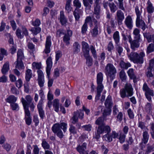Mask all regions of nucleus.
<instances>
[{
    "label": "nucleus",
    "instance_id": "1",
    "mask_svg": "<svg viewBox=\"0 0 154 154\" xmlns=\"http://www.w3.org/2000/svg\"><path fill=\"white\" fill-rule=\"evenodd\" d=\"M33 98L30 95H26L25 99L22 97L20 99L24 110L25 116H30V112L29 108L31 111H33L35 107L34 103L32 102Z\"/></svg>",
    "mask_w": 154,
    "mask_h": 154
},
{
    "label": "nucleus",
    "instance_id": "2",
    "mask_svg": "<svg viewBox=\"0 0 154 154\" xmlns=\"http://www.w3.org/2000/svg\"><path fill=\"white\" fill-rule=\"evenodd\" d=\"M67 125L64 122H62L60 124L56 123L53 126L52 129L54 133L57 134V135L59 138L61 139L64 136L61 129H62L64 132L66 131Z\"/></svg>",
    "mask_w": 154,
    "mask_h": 154
},
{
    "label": "nucleus",
    "instance_id": "3",
    "mask_svg": "<svg viewBox=\"0 0 154 154\" xmlns=\"http://www.w3.org/2000/svg\"><path fill=\"white\" fill-rule=\"evenodd\" d=\"M105 73L107 76L108 81L109 79L112 82L115 77L117 71L112 64L108 63L105 67Z\"/></svg>",
    "mask_w": 154,
    "mask_h": 154
},
{
    "label": "nucleus",
    "instance_id": "4",
    "mask_svg": "<svg viewBox=\"0 0 154 154\" xmlns=\"http://www.w3.org/2000/svg\"><path fill=\"white\" fill-rule=\"evenodd\" d=\"M120 93L121 97L122 98L126 97L132 96L133 93L132 85L130 84H126L124 88L120 90Z\"/></svg>",
    "mask_w": 154,
    "mask_h": 154
},
{
    "label": "nucleus",
    "instance_id": "5",
    "mask_svg": "<svg viewBox=\"0 0 154 154\" xmlns=\"http://www.w3.org/2000/svg\"><path fill=\"white\" fill-rule=\"evenodd\" d=\"M111 128L110 127L106 125L99 126L97 130V133L95 134V138L99 139L100 137V134L104 133L110 132Z\"/></svg>",
    "mask_w": 154,
    "mask_h": 154
},
{
    "label": "nucleus",
    "instance_id": "6",
    "mask_svg": "<svg viewBox=\"0 0 154 154\" xmlns=\"http://www.w3.org/2000/svg\"><path fill=\"white\" fill-rule=\"evenodd\" d=\"M105 105L107 109H105L103 113V116H108L110 115L111 112V108H112L113 102L111 96L109 95L105 102Z\"/></svg>",
    "mask_w": 154,
    "mask_h": 154
},
{
    "label": "nucleus",
    "instance_id": "7",
    "mask_svg": "<svg viewBox=\"0 0 154 154\" xmlns=\"http://www.w3.org/2000/svg\"><path fill=\"white\" fill-rule=\"evenodd\" d=\"M143 89L145 92V95L146 99L149 101L151 102V97H153L154 96L153 90L150 89L146 83L144 84Z\"/></svg>",
    "mask_w": 154,
    "mask_h": 154
},
{
    "label": "nucleus",
    "instance_id": "8",
    "mask_svg": "<svg viewBox=\"0 0 154 154\" xmlns=\"http://www.w3.org/2000/svg\"><path fill=\"white\" fill-rule=\"evenodd\" d=\"M99 3L95 2L94 4V12L92 17L93 20L96 19L95 17L97 19L100 18V8Z\"/></svg>",
    "mask_w": 154,
    "mask_h": 154
},
{
    "label": "nucleus",
    "instance_id": "9",
    "mask_svg": "<svg viewBox=\"0 0 154 154\" xmlns=\"http://www.w3.org/2000/svg\"><path fill=\"white\" fill-rule=\"evenodd\" d=\"M18 38L21 39L24 36L27 35L28 32L26 29L25 27H22L21 29L18 28L15 32Z\"/></svg>",
    "mask_w": 154,
    "mask_h": 154
},
{
    "label": "nucleus",
    "instance_id": "10",
    "mask_svg": "<svg viewBox=\"0 0 154 154\" xmlns=\"http://www.w3.org/2000/svg\"><path fill=\"white\" fill-rule=\"evenodd\" d=\"M94 23V27L90 31V33L92 37H96L99 33V23L96 19L93 20Z\"/></svg>",
    "mask_w": 154,
    "mask_h": 154
},
{
    "label": "nucleus",
    "instance_id": "11",
    "mask_svg": "<svg viewBox=\"0 0 154 154\" xmlns=\"http://www.w3.org/2000/svg\"><path fill=\"white\" fill-rule=\"evenodd\" d=\"M87 143L84 142L81 145L79 144L76 148V150L80 154H87Z\"/></svg>",
    "mask_w": 154,
    "mask_h": 154
},
{
    "label": "nucleus",
    "instance_id": "12",
    "mask_svg": "<svg viewBox=\"0 0 154 154\" xmlns=\"http://www.w3.org/2000/svg\"><path fill=\"white\" fill-rule=\"evenodd\" d=\"M136 24L137 27L141 28L143 31H144L146 28H147V26L145 22L141 17L136 18Z\"/></svg>",
    "mask_w": 154,
    "mask_h": 154
},
{
    "label": "nucleus",
    "instance_id": "13",
    "mask_svg": "<svg viewBox=\"0 0 154 154\" xmlns=\"http://www.w3.org/2000/svg\"><path fill=\"white\" fill-rule=\"evenodd\" d=\"M116 15L118 24L119 25H121L122 24V22L125 18L124 14L120 10H118L117 11Z\"/></svg>",
    "mask_w": 154,
    "mask_h": 154
},
{
    "label": "nucleus",
    "instance_id": "14",
    "mask_svg": "<svg viewBox=\"0 0 154 154\" xmlns=\"http://www.w3.org/2000/svg\"><path fill=\"white\" fill-rule=\"evenodd\" d=\"M82 48L83 54L86 56L89 54L90 48L88 44L86 42L83 41L82 42Z\"/></svg>",
    "mask_w": 154,
    "mask_h": 154
},
{
    "label": "nucleus",
    "instance_id": "15",
    "mask_svg": "<svg viewBox=\"0 0 154 154\" xmlns=\"http://www.w3.org/2000/svg\"><path fill=\"white\" fill-rule=\"evenodd\" d=\"M72 35V31L70 30H67V33L64 34L63 37V41L66 45H68L70 44L69 41Z\"/></svg>",
    "mask_w": 154,
    "mask_h": 154
},
{
    "label": "nucleus",
    "instance_id": "16",
    "mask_svg": "<svg viewBox=\"0 0 154 154\" xmlns=\"http://www.w3.org/2000/svg\"><path fill=\"white\" fill-rule=\"evenodd\" d=\"M83 11L81 9L75 8L73 12V14L75 21H79L80 17L82 15Z\"/></svg>",
    "mask_w": 154,
    "mask_h": 154
},
{
    "label": "nucleus",
    "instance_id": "17",
    "mask_svg": "<svg viewBox=\"0 0 154 154\" xmlns=\"http://www.w3.org/2000/svg\"><path fill=\"white\" fill-rule=\"evenodd\" d=\"M125 24L127 27L130 29H131L133 27V20L132 18L130 15H128L125 18Z\"/></svg>",
    "mask_w": 154,
    "mask_h": 154
},
{
    "label": "nucleus",
    "instance_id": "18",
    "mask_svg": "<svg viewBox=\"0 0 154 154\" xmlns=\"http://www.w3.org/2000/svg\"><path fill=\"white\" fill-rule=\"evenodd\" d=\"M127 54L129 59L134 63H136V62L139 61L137 58L138 55V54L137 53L131 52L130 54Z\"/></svg>",
    "mask_w": 154,
    "mask_h": 154
},
{
    "label": "nucleus",
    "instance_id": "19",
    "mask_svg": "<svg viewBox=\"0 0 154 154\" xmlns=\"http://www.w3.org/2000/svg\"><path fill=\"white\" fill-rule=\"evenodd\" d=\"M103 79V74L101 72H100L97 75V83L98 85L97 87L103 88V86L102 83Z\"/></svg>",
    "mask_w": 154,
    "mask_h": 154
},
{
    "label": "nucleus",
    "instance_id": "20",
    "mask_svg": "<svg viewBox=\"0 0 154 154\" xmlns=\"http://www.w3.org/2000/svg\"><path fill=\"white\" fill-rule=\"evenodd\" d=\"M140 40L137 39H134L131 42V48L133 50H135L137 48H138L140 46L139 42Z\"/></svg>",
    "mask_w": 154,
    "mask_h": 154
},
{
    "label": "nucleus",
    "instance_id": "21",
    "mask_svg": "<svg viewBox=\"0 0 154 154\" xmlns=\"http://www.w3.org/2000/svg\"><path fill=\"white\" fill-rule=\"evenodd\" d=\"M143 35L145 38H146L148 42H153L154 44V35H151L149 33L144 32Z\"/></svg>",
    "mask_w": 154,
    "mask_h": 154
},
{
    "label": "nucleus",
    "instance_id": "22",
    "mask_svg": "<svg viewBox=\"0 0 154 154\" xmlns=\"http://www.w3.org/2000/svg\"><path fill=\"white\" fill-rule=\"evenodd\" d=\"M106 116H101L99 117L96 121L95 124L99 126L105 125L104 121L106 120Z\"/></svg>",
    "mask_w": 154,
    "mask_h": 154
},
{
    "label": "nucleus",
    "instance_id": "23",
    "mask_svg": "<svg viewBox=\"0 0 154 154\" xmlns=\"http://www.w3.org/2000/svg\"><path fill=\"white\" fill-rule=\"evenodd\" d=\"M60 21L62 25H65L67 23V20L63 11H61L60 12Z\"/></svg>",
    "mask_w": 154,
    "mask_h": 154
},
{
    "label": "nucleus",
    "instance_id": "24",
    "mask_svg": "<svg viewBox=\"0 0 154 154\" xmlns=\"http://www.w3.org/2000/svg\"><path fill=\"white\" fill-rule=\"evenodd\" d=\"M73 52L74 54H78L80 51V45L77 42H74L73 45Z\"/></svg>",
    "mask_w": 154,
    "mask_h": 154
},
{
    "label": "nucleus",
    "instance_id": "25",
    "mask_svg": "<svg viewBox=\"0 0 154 154\" xmlns=\"http://www.w3.org/2000/svg\"><path fill=\"white\" fill-rule=\"evenodd\" d=\"M113 38L115 44L118 45L120 42V37L119 32L118 31H116L113 34Z\"/></svg>",
    "mask_w": 154,
    "mask_h": 154
},
{
    "label": "nucleus",
    "instance_id": "26",
    "mask_svg": "<svg viewBox=\"0 0 154 154\" xmlns=\"http://www.w3.org/2000/svg\"><path fill=\"white\" fill-rule=\"evenodd\" d=\"M42 100H40L37 105V108L40 116H43L45 114L42 108L43 104Z\"/></svg>",
    "mask_w": 154,
    "mask_h": 154
},
{
    "label": "nucleus",
    "instance_id": "27",
    "mask_svg": "<svg viewBox=\"0 0 154 154\" xmlns=\"http://www.w3.org/2000/svg\"><path fill=\"white\" fill-rule=\"evenodd\" d=\"M145 56V54L143 52H141L139 54H138L137 59L139 60L138 62H136V63L140 64H142L143 62V57Z\"/></svg>",
    "mask_w": 154,
    "mask_h": 154
},
{
    "label": "nucleus",
    "instance_id": "28",
    "mask_svg": "<svg viewBox=\"0 0 154 154\" xmlns=\"http://www.w3.org/2000/svg\"><path fill=\"white\" fill-rule=\"evenodd\" d=\"M17 100V98L14 95H10L5 99V101L10 104L14 103Z\"/></svg>",
    "mask_w": 154,
    "mask_h": 154
},
{
    "label": "nucleus",
    "instance_id": "29",
    "mask_svg": "<svg viewBox=\"0 0 154 154\" xmlns=\"http://www.w3.org/2000/svg\"><path fill=\"white\" fill-rule=\"evenodd\" d=\"M143 137L142 141L143 142L144 144H146L148 141L149 137V135L147 131H145L143 132Z\"/></svg>",
    "mask_w": 154,
    "mask_h": 154
},
{
    "label": "nucleus",
    "instance_id": "30",
    "mask_svg": "<svg viewBox=\"0 0 154 154\" xmlns=\"http://www.w3.org/2000/svg\"><path fill=\"white\" fill-rule=\"evenodd\" d=\"M59 100L58 99H55L53 101V106L55 111L58 112L59 110Z\"/></svg>",
    "mask_w": 154,
    "mask_h": 154
},
{
    "label": "nucleus",
    "instance_id": "31",
    "mask_svg": "<svg viewBox=\"0 0 154 154\" xmlns=\"http://www.w3.org/2000/svg\"><path fill=\"white\" fill-rule=\"evenodd\" d=\"M103 88L97 87V94L95 96V102L99 100L100 96V94L103 90Z\"/></svg>",
    "mask_w": 154,
    "mask_h": 154
},
{
    "label": "nucleus",
    "instance_id": "32",
    "mask_svg": "<svg viewBox=\"0 0 154 154\" xmlns=\"http://www.w3.org/2000/svg\"><path fill=\"white\" fill-rule=\"evenodd\" d=\"M72 0H66V3L65 7L66 11L68 13H69L72 10V7L71 6V3Z\"/></svg>",
    "mask_w": 154,
    "mask_h": 154
},
{
    "label": "nucleus",
    "instance_id": "33",
    "mask_svg": "<svg viewBox=\"0 0 154 154\" xmlns=\"http://www.w3.org/2000/svg\"><path fill=\"white\" fill-rule=\"evenodd\" d=\"M119 65L122 68L127 69L128 68L131 66V64L129 63H125L123 60L120 61Z\"/></svg>",
    "mask_w": 154,
    "mask_h": 154
},
{
    "label": "nucleus",
    "instance_id": "34",
    "mask_svg": "<svg viewBox=\"0 0 154 154\" xmlns=\"http://www.w3.org/2000/svg\"><path fill=\"white\" fill-rule=\"evenodd\" d=\"M134 70L133 68H130L127 71L128 75L130 79H134L136 78L137 76L134 72Z\"/></svg>",
    "mask_w": 154,
    "mask_h": 154
},
{
    "label": "nucleus",
    "instance_id": "35",
    "mask_svg": "<svg viewBox=\"0 0 154 154\" xmlns=\"http://www.w3.org/2000/svg\"><path fill=\"white\" fill-rule=\"evenodd\" d=\"M9 69V63L8 62H6L3 65L2 69V73L3 74H6L8 71Z\"/></svg>",
    "mask_w": 154,
    "mask_h": 154
},
{
    "label": "nucleus",
    "instance_id": "36",
    "mask_svg": "<svg viewBox=\"0 0 154 154\" xmlns=\"http://www.w3.org/2000/svg\"><path fill=\"white\" fill-rule=\"evenodd\" d=\"M140 30L137 28H135L134 30L133 34L134 35V39H137L138 40L140 39Z\"/></svg>",
    "mask_w": 154,
    "mask_h": 154
},
{
    "label": "nucleus",
    "instance_id": "37",
    "mask_svg": "<svg viewBox=\"0 0 154 154\" xmlns=\"http://www.w3.org/2000/svg\"><path fill=\"white\" fill-rule=\"evenodd\" d=\"M103 140L110 142H112V138L110 136V132L106 133V134L104 135L102 137Z\"/></svg>",
    "mask_w": 154,
    "mask_h": 154
},
{
    "label": "nucleus",
    "instance_id": "38",
    "mask_svg": "<svg viewBox=\"0 0 154 154\" xmlns=\"http://www.w3.org/2000/svg\"><path fill=\"white\" fill-rule=\"evenodd\" d=\"M43 53L44 57L48 56V37H47L46 38L45 48L43 52Z\"/></svg>",
    "mask_w": 154,
    "mask_h": 154
},
{
    "label": "nucleus",
    "instance_id": "39",
    "mask_svg": "<svg viewBox=\"0 0 154 154\" xmlns=\"http://www.w3.org/2000/svg\"><path fill=\"white\" fill-rule=\"evenodd\" d=\"M16 68L19 69H23L24 68L22 60H17L16 62Z\"/></svg>",
    "mask_w": 154,
    "mask_h": 154
},
{
    "label": "nucleus",
    "instance_id": "40",
    "mask_svg": "<svg viewBox=\"0 0 154 154\" xmlns=\"http://www.w3.org/2000/svg\"><path fill=\"white\" fill-rule=\"evenodd\" d=\"M109 7L110 8L111 12L112 13H114L118 9L117 6L113 2L110 3Z\"/></svg>",
    "mask_w": 154,
    "mask_h": 154
},
{
    "label": "nucleus",
    "instance_id": "41",
    "mask_svg": "<svg viewBox=\"0 0 154 154\" xmlns=\"http://www.w3.org/2000/svg\"><path fill=\"white\" fill-rule=\"evenodd\" d=\"M32 75V70L29 69H27L26 71V79L27 81H29Z\"/></svg>",
    "mask_w": 154,
    "mask_h": 154
},
{
    "label": "nucleus",
    "instance_id": "42",
    "mask_svg": "<svg viewBox=\"0 0 154 154\" xmlns=\"http://www.w3.org/2000/svg\"><path fill=\"white\" fill-rule=\"evenodd\" d=\"M86 60V63L88 66H91L92 64V59L90 56L89 54L88 55L84 56Z\"/></svg>",
    "mask_w": 154,
    "mask_h": 154
},
{
    "label": "nucleus",
    "instance_id": "43",
    "mask_svg": "<svg viewBox=\"0 0 154 154\" xmlns=\"http://www.w3.org/2000/svg\"><path fill=\"white\" fill-rule=\"evenodd\" d=\"M154 44L151 43L148 45L147 47L146 53L149 54L154 51Z\"/></svg>",
    "mask_w": 154,
    "mask_h": 154
},
{
    "label": "nucleus",
    "instance_id": "44",
    "mask_svg": "<svg viewBox=\"0 0 154 154\" xmlns=\"http://www.w3.org/2000/svg\"><path fill=\"white\" fill-rule=\"evenodd\" d=\"M119 76L120 79L122 81H124L126 79V76L124 70H122L119 72Z\"/></svg>",
    "mask_w": 154,
    "mask_h": 154
},
{
    "label": "nucleus",
    "instance_id": "45",
    "mask_svg": "<svg viewBox=\"0 0 154 154\" xmlns=\"http://www.w3.org/2000/svg\"><path fill=\"white\" fill-rule=\"evenodd\" d=\"M148 6L147 7V10L148 12L150 14H151L154 11V8L152 6V4L150 2H148Z\"/></svg>",
    "mask_w": 154,
    "mask_h": 154
},
{
    "label": "nucleus",
    "instance_id": "46",
    "mask_svg": "<svg viewBox=\"0 0 154 154\" xmlns=\"http://www.w3.org/2000/svg\"><path fill=\"white\" fill-rule=\"evenodd\" d=\"M17 60H22L24 58L23 51L21 49L19 50L18 51L17 53Z\"/></svg>",
    "mask_w": 154,
    "mask_h": 154
},
{
    "label": "nucleus",
    "instance_id": "47",
    "mask_svg": "<svg viewBox=\"0 0 154 154\" xmlns=\"http://www.w3.org/2000/svg\"><path fill=\"white\" fill-rule=\"evenodd\" d=\"M90 50L94 57L95 59H97V56L96 54V52L95 48L93 46H91Z\"/></svg>",
    "mask_w": 154,
    "mask_h": 154
},
{
    "label": "nucleus",
    "instance_id": "48",
    "mask_svg": "<svg viewBox=\"0 0 154 154\" xmlns=\"http://www.w3.org/2000/svg\"><path fill=\"white\" fill-rule=\"evenodd\" d=\"M11 109L13 110H18L19 109V106L18 104L16 103H14L10 104Z\"/></svg>",
    "mask_w": 154,
    "mask_h": 154
},
{
    "label": "nucleus",
    "instance_id": "49",
    "mask_svg": "<svg viewBox=\"0 0 154 154\" xmlns=\"http://www.w3.org/2000/svg\"><path fill=\"white\" fill-rule=\"evenodd\" d=\"M69 130L70 132V134H75L77 133V131L76 129L72 125H70Z\"/></svg>",
    "mask_w": 154,
    "mask_h": 154
},
{
    "label": "nucleus",
    "instance_id": "50",
    "mask_svg": "<svg viewBox=\"0 0 154 154\" xmlns=\"http://www.w3.org/2000/svg\"><path fill=\"white\" fill-rule=\"evenodd\" d=\"M135 11L137 16V18L141 17L142 11L140 10L139 7L137 6L135 7Z\"/></svg>",
    "mask_w": 154,
    "mask_h": 154
},
{
    "label": "nucleus",
    "instance_id": "51",
    "mask_svg": "<svg viewBox=\"0 0 154 154\" xmlns=\"http://www.w3.org/2000/svg\"><path fill=\"white\" fill-rule=\"evenodd\" d=\"M92 128V126L90 124L83 125L82 126V128L84 129L85 130L87 131H91Z\"/></svg>",
    "mask_w": 154,
    "mask_h": 154
},
{
    "label": "nucleus",
    "instance_id": "52",
    "mask_svg": "<svg viewBox=\"0 0 154 154\" xmlns=\"http://www.w3.org/2000/svg\"><path fill=\"white\" fill-rule=\"evenodd\" d=\"M154 146L153 145H148L145 154H148L153 151Z\"/></svg>",
    "mask_w": 154,
    "mask_h": 154
},
{
    "label": "nucleus",
    "instance_id": "53",
    "mask_svg": "<svg viewBox=\"0 0 154 154\" xmlns=\"http://www.w3.org/2000/svg\"><path fill=\"white\" fill-rule=\"evenodd\" d=\"M88 28V24L84 23L82 28L81 32L82 34H84L86 33L87 31Z\"/></svg>",
    "mask_w": 154,
    "mask_h": 154
},
{
    "label": "nucleus",
    "instance_id": "54",
    "mask_svg": "<svg viewBox=\"0 0 154 154\" xmlns=\"http://www.w3.org/2000/svg\"><path fill=\"white\" fill-rule=\"evenodd\" d=\"M117 4L119 8L123 11H125V9L124 7L123 2H118V3H116Z\"/></svg>",
    "mask_w": 154,
    "mask_h": 154
},
{
    "label": "nucleus",
    "instance_id": "55",
    "mask_svg": "<svg viewBox=\"0 0 154 154\" xmlns=\"http://www.w3.org/2000/svg\"><path fill=\"white\" fill-rule=\"evenodd\" d=\"M2 147L7 152L10 151L11 148V145L8 143H6L3 144L2 146Z\"/></svg>",
    "mask_w": 154,
    "mask_h": 154
},
{
    "label": "nucleus",
    "instance_id": "56",
    "mask_svg": "<svg viewBox=\"0 0 154 154\" xmlns=\"http://www.w3.org/2000/svg\"><path fill=\"white\" fill-rule=\"evenodd\" d=\"M74 6L76 7V8L79 9L81 6V4L79 0H74L73 1Z\"/></svg>",
    "mask_w": 154,
    "mask_h": 154
},
{
    "label": "nucleus",
    "instance_id": "57",
    "mask_svg": "<svg viewBox=\"0 0 154 154\" xmlns=\"http://www.w3.org/2000/svg\"><path fill=\"white\" fill-rule=\"evenodd\" d=\"M41 63H40L33 62L32 64V66L33 68L38 69H39L41 68Z\"/></svg>",
    "mask_w": 154,
    "mask_h": 154
},
{
    "label": "nucleus",
    "instance_id": "58",
    "mask_svg": "<svg viewBox=\"0 0 154 154\" xmlns=\"http://www.w3.org/2000/svg\"><path fill=\"white\" fill-rule=\"evenodd\" d=\"M111 137L112 138V139H116L118 137L119 135L118 133H116L115 131H113L112 133H110Z\"/></svg>",
    "mask_w": 154,
    "mask_h": 154
},
{
    "label": "nucleus",
    "instance_id": "59",
    "mask_svg": "<svg viewBox=\"0 0 154 154\" xmlns=\"http://www.w3.org/2000/svg\"><path fill=\"white\" fill-rule=\"evenodd\" d=\"M148 69L154 70V58L151 59L149 61V65Z\"/></svg>",
    "mask_w": 154,
    "mask_h": 154
},
{
    "label": "nucleus",
    "instance_id": "60",
    "mask_svg": "<svg viewBox=\"0 0 154 154\" xmlns=\"http://www.w3.org/2000/svg\"><path fill=\"white\" fill-rule=\"evenodd\" d=\"M102 152L103 154H107L109 151V149L107 148L104 145H102L101 147Z\"/></svg>",
    "mask_w": 154,
    "mask_h": 154
},
{
    "label": "nucleus",
    "instance_id": "61",
    "mask_svg": "<svg viewBox=\"0 0 154 154\" xmlns=\"http://www.w3.org/2000/svg\"><path fill=\"white\" fill-rule=\"evenodd\" d=\"M41 30V28L39 27L34 28L32 29V33L35 35H36L39 33L40 32Z\"/></svg>",
    "mask_w": 154,
    "mask_h": 154
},
{
    "label": "nucleus",
    "instance_id": "62",
    "mask_svg": "<svg viewBox=\"0 0 154 154\" xmlns=\"http://www.w3.org/2000/svg\"><path fill=\"white\" fill-rule=\"evenodd\" d=\"M114 46L111 41L109 42L107 45V49L109 51L111 52L114 49Z\"/></svg>",
    "mask_w": 154,
    "mask_h": 154
},
{
    "label": "nucleus",
    "instance_id": "63",
    "mask_svg": "<svg viewBox=\"0 0 154 154\" xmlns=\"http://www.w3.org/2000/svg\"><path fill=\"white\" fill-rule=\"evenodd\" d=\"M42 146L44 149H48V143L45 140H42Z\"/></svg>",
    "mask_w": 154,
    "mask_h": 154
},
{
    "label": "nucleus",
    "instance_id": "64",
    "mask_svg": "<svg viewBox=\"0 0 154 154\" xmlns=\"http://www.w3.org/2000/svg\"><path fill=\"white\" fill-rule=\"evenodd\" d=\"M39 149L37 145H35L33 150L32 154H39Z\"/></svg>",
    "mask_w": 154,
    "mask_h": 154
}]
</instances>
